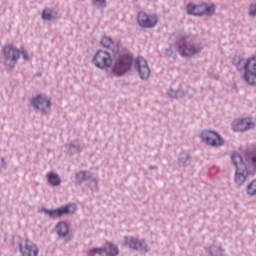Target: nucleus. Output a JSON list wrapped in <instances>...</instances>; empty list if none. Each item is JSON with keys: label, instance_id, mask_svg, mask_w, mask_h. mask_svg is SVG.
Returning a JSON list of instances; mask_svg holds the SVG:
<instances>
[{"label": "nucleus", "instance_id": "nucleus-10", "mask_svg": "<svg viewBox=\"0 0 256 256\" xmlns=\"http://www.w3.org/2000/svg\"><path fill=\"white\" fill-rule=\"evenodd\" d=\"M124 245L125 247H129V249H133L134 251H143L144 253H147L148 251L147 243L145 242V240L127 237L125 238Z\"/></svg>", "mask_w": 256, "mask_h": 256}, {"label": "nucleus", "instance_id": "nucleus-24", "mask_svg": "<svg viewBox=\"0 0 256 256\" xmlns=\"http://www.w3.org/2000/svg\"><path fill=\"white\" fill-rule=\"evenodd\" d=\"M210 253L213 256H220L223 253V250H221V248H218V247H211Z\"/></svg>", "mask_w": 256, "mask_h": 256}, {"label": "nucleus", "instance_id": "nucleus-25", "mask_svg": "<svg viewBox=\"0 0 256 256\" xmlns=\"http://www.w3.org/2000/svg\"><path fill=\"white\" fill-rule=\"evenodd\" d=\"M89 253H93L96 255H103V253H105V246L103 248H92L89 250Z\"/></svg>", "mask_w": 256, "mask_h": 256}, {"label": "nucleus", "instance_id": "nucleus-5", "mask_svg": "<svg viewBox=\"0 0 256 256\" xmlns=\"http://www.w3.org/2000/svg\"><path fill=\"white\" fill-rule=\"evenodd\" d=\"M137 23L142 29H153L159 23V18L155 14L140 12L137 16Z\"/></svg>", "mask_w": 256, "mask_h": 256}, {"label": "nucleus", "instance_id": "nucleus-23", "mask_svg": "<svg viewBox=\"0 0 256 256\" xmlns=\"http://www.w3.org/2000/svg\"><path fill=\"white\" fill-rule=\"evenodd\" d=\"M87 173L89 172H85V171H81L78 174H76V180L81 183V181H85V179H87Z\"/></svg>", "mask_w": 256, "mask_h": 256}, {"label": "nucleus", "instance_id": "nucleus-4", "mask_svg": "<svg viewBox=\"0 0 256 256\" xmlns=\"http://www.w3.org/2000/svg\"><path fill=\"white\" fill-rule=\"evenodd\" d=\"M188 15H194L195 17H201V15H213L215 13V5L213 4H201V5H187Z\"/></svg>", "mask_w": 256, "mask_h": 256}, {"label": "nucleus", "instance_id": "nucleus-22", "mask_svg": "<svg viewBox=\"0 0 256 256\" xmlns=\"http://www.w3.org/2000/svg\"><path fill=\"white\" fill-rule=\"evenodd\" d=\"M42 18L46 21H51V19H53V15L51 14V10L45 9L42 13Z\"/></svg>", "mask_w": 256, "mask_h": 256}, {"label": "nucleus", "instance_id": "nucleus-13", "mask_svg": "<svg viewBox=\"0 0 256 256\" xmlns=\"http://www.w3.org/2000/svg\"><path fill=\"white\" fill-rule=\"evenodd\" d=\"M201 51V48L193 45H187L185 41H180L179 53L182 57H191L192 55H197Z\"/></svg>", "mask_w": 256, "mask_h": 256}, {"label": "nucleus", "instance_id": "nucleus-8", "mask_svg": "<svg viewBox=\"0 0 256 256\" xmlns=\"http://www.w3.org/2000/svg\"><path fill=\"white\" fill-rule=\"evenodd\" d=\"M49 217L55 219L57 217H61V215H69L71 213H75L77 211V206L75 204H68L66 206L60 207L55 210H44Z\"/></svg>", "mask_w": 256, "mask_h": 256}, {"label": "nucleus", "instance_id": "nucleus-26", "mask_svg": "<svg viewBox=\"0 0 256 256\" xmlns=\"http://www.w3.org/2000/svg\"><path fill=\"white\" fill-rule=\"evenodd\" d=\"M94 5H99V7H105L106 5V0H94L93 1Z\"/></svg>", "mask_w": 256, "mask_h": 256}, {"label": "nucleus", "instance_id": "nucleus-16", "mask_svg": "<svg viewBox=\"0 0 256 256\" xmlns=\"http://www.w3.org/2000/svg\"><path fill=\"white\" fill-rule=\"evenodd\" d=\"M104 251L107 256H117L119 255V248L117 245L111 243V242H106L104 246Z\"/></svg>", "mask_w": 256, "mask_h": 256}, {"label": "nucleus", "instance_id": "nucleus-17", "mask_svg": "<svg viewBox=\"0 0 256 256\" xmlns=\"http://www.w3.org/2000/svg\"><path fill=\"white\" fill-rule=\"evenodd\" d=\"M56 232L60 237H67L69 235V225L65 222H60L56 226Z\"/></svg>", "mask_w": 256, "mask_h": 256}, {"label": "nucleus", "instance_id": "nucleus-6", "mask_svg": "<svg viewBox=\"0 0 256 256\" xmlns=\"http://www.w3.org/2000/svg\"><path fill=\"white\" fill-rule=\"evenodd\" d=\"M5 65L7 67H15L17 60L21 57V51L13 45L4 47Z\"/></svg>", "mask_w": 256, "mask_h": 256}, {"label": "nucleus", "instance_id": "nucleus-21", "mask_svg": "<svg viewBox=\"0 0 256 256\" xmlns=\"http://www.w3.org/2000/svg\"><path fill=\"white\" fill-rule=\"evenodd\" d=\"M248 195H256V180H253L246 188Z\"/></svg>", "mask_w": 256, "mask_h": 256}, {"label": "nucleus", "instance_id": "nucleus-12", "mask_svg": "<svg viewBox=\"0 0 256 256\" xmlns=\"http://www.w3.org/2000/svg\"><path fill=\"white\" fill-rule=\"evenodd\" d=\"M20 253L22 256H37L39 255V248L33 241L26 240L25 245H20Z\"/></svg>", "mask_w": 256, "mask_h": 256}, {"label": "nucleus", "instance_id": "nucleus-1", "mask_svg": "<svg viewBox=\"0 0 256 256\" xmlns=\"http://www.w3.org/2000/svg\"><path fill=\"white\" fill-rule=\"evenodd\" d=\"M243 79L248 85H256V56H252L243 62Z\"/></svg>", "mask_w": 256, "mask_h": 256}, {"label": "nucleus", "instance_id": "nucleus-2", "mask_svg": "<svg viewBox=\"0 0 256 256\" xmlns=\"http://www.w3.org/2000/svg\"><path fill=\"white\" fill-rule=\"evenodd\" d=\"M131 63H133V59L129 55L120 56L112 66V73L116 77H121V75H125L131 69Z\"/></svg>", "mask_w": 256, "mask_h": 256}, {"label": "nucleus", "instance_id": "nucleus-14", "mask_svg": "<svg viewBox=\"0 0 256 256\" xmlns=\"http://www.w3.org/2000/svg\"><path fill=\"white\" fill-rule=\"evenodd\" d=\"M32 103L34 107L40 111H47V109H51V100L43 95L36 96Z\"/></svg>", "mask_w": 256, "mask_h": 256}, {"label": "nucleus", "instance_id": "nucleus-11", "mask_svg": "<svg viewBox=\"0 0 256 256\" xmlns=\"http://www.w3.org/2000/svg\"><path fill=\"white\" fill-rule=\"evenodd\" d=\"M136 67L141 79H149L151 70L149 69L147 60H145L143 57H138L136 59Z\"/></svg>", "mask_w": 256, "mask_h": 256}, {"label": "nucleus", "instance_id": "nucleus-9", "mask_svg": "<svg viewBox=\"0 0 256 256\" xmlns=\"http://www.w3.org/2000/svg\"><path fill=\"white\" fill-rule=\"evenodd\" d=\"M253 127H255V124L253 123V121H251V118L234 120L232 123L233 131H236L238 133L249 131V129H253Z\"/></svg>", "mask_w": 256, "mask_h": 256}, {"label": "nucleus", "instance_id": "nucleus-3", "mask_svg": "<svg viewBox=\"0 0 256 256\" xmlns=\"http://www.w3.org/2000/svg\"><path fill=\"white\" fill-rule=\"evenodd\" d=\"M92 63L97 69H109L113 65V58L111 57V53L98 50L92 59Z\"/></svg>", "mask_w": 256, "mask_h": 256}, {"label": "nucleus", "instance_id": "nucleus-15", "mask_svg": "<svg viewBox=\"0 0 256 256\" xmlns=\"http://www.w3.org/2000/svg\"><path fill=\"white\" fill-rule=\"evenodd\" d=\"M248 175L249 172L247 171V166H244V168H236L235 182L238 185H243Z\"/></svg>", "mask_w": 256, "mask_h": 256}, {"label": "nucleus", "instance_id": "nucleus-27", "mask_svg": "<svg viewBox=\"0 0 256 256\" xmlns=\"http://www.w3.org/2000/svg\"><path fill=\"white\" fill-rule=\"evenodd\" d=\"M249 14L252 16V17H255L256 15V5H251L250 6V12Z\"/></svg>", "mask_w": 256, "mask_h": 256}, {"label": "nucleus", "instance_id": "nucleus-18", "mask_svg": "<svg viewBox=\"0 0 256 256\" xmlns=\"http://www.w3.org/2000/svg\"><path fill=\"white\" fill-rule=\"evenodd\" d=\"M232 162H233L234 166L236 167V169H239V168L245 169V167H247L245 165V163H243V158L238 153L232 154Z\"/></svg>", "mask_w": 256, "mask_h": 256}, {"label": "nucleus", "instance_id": "nucleus-20", "mask_svg": "<svg viewBox=\"0 0 256 256\" xmlns=\"http://www.w3.org/2000/svg\"><path fill=\"white\" fill-rule=\"evenodd\" d=\"M100 43L102 47H105L106 49H111V47H113V39L109 37L102 38Z\"/></svg>", "mask_w": 256, "mask_h": 256}, {"label": "nucleus", "instance_id": "nucleus-28", "mask_svg": "<svg viewBox=\"0 0 256 256\" xmlns=\"http://www.w3.org/2000/svg\"><path fill=\"white\" fill-rule=\"evenodd\" d=\"M22 55H23V58L24 59H29V55L27 54V52H25V51H22Z\"/></svg>", "mask_w": 256, "mask_h": 256}, {"label": "nucleus", "instance_id": "nucleus-19", "mask_svg": "<svg viewBox=\"0 0 256 256\" xmlns=\"http://www.w3.org/2000/svg\"><path fill=\"white\" fill-rule=\"evenodd\" d=\"M48 183L52 185V187H57L61 185V178H59V175L50 172L47 174Z\"/></svg>", "mask_w": 256, "mask_h": 256}, {"label": "nucleus", "instance_id": "nucleus-7", "mask_svg": "<svg viewBox=\"0 0 256 256\" xmlns=\"http://www.w3.org/2000/svg\"><path fill=\"white\" fill-rule=\"evenodd\" d=\"M201 139L203 143L210 147H221L223 145V138L217 132L206 130L202 132Z\"/></svg>", "mask_w": 256, "mask_h": 256}]
</instances>
